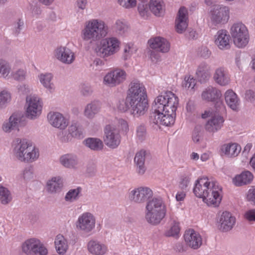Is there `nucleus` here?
I'll return each mask as SVG.
<instances>
[{"label":"nucleus","mask_w":255,"mask_h":255,"mask_svg":"<svg viewBox=\"0 0 255 255\" xmlns=\"http://www.w3.org/2000/svg\"><path fill=\"white\" fill-rule=\"evenodd\" d=\"M245 218L250 222H255V209L247 211L245 213Z\"/></svg>","instance_id":"338daca9"},{"label":"nucleus","mask_w":255,"mask_h":255,"mask_svg":"<svg viewBox=\"0 0 255 255\" xmlns=\"http://www.w3.org/2000/svg\"><path fill=\"white\" fill-rule=\"evenodd\" d=\"M24 118L22 112L17 111L13 113L8 120L5 121L2 125V130L6 133H10L11 131L18 128Z\"/></svg>","instance_id":"dca6fc26"},{"label":"nucleus","mask_w":255,"mask_h":255,"mask_svg":"<svg viewBox=\"0 0 255 255\" xmlns=\"http://www.w3.org/2000/svg\"><path fill=\"white\" fill-rule=\"evenodd\" d=\"M11 26L13 34L16 36H18L24 27L23 19L21 18L16 19L13 21Z\"/></svg>","instance_id":"de8ad7c7"},{"label":"nucleus","mask_w":255,"mask_h":255,"mask_svg":"<svg viewBox=\"0 0 255 255\" xmlns=\"http://www.w3.org/2000/svg\"><path fill=\"white\" fill-rule=\"evenodd\" d=\"M188 11L185 7H181L179 9L177 17L175 20L176 31L179 33H183L188 26Z\"/></svg>","instance_id":"5701e85b"},{"label":"nucleus","mask_w":255,"mask_h":255,"mask_svg":"<svg viewBox=\"0 0 255 255\" xmlns=\"http://www.w3.org/2000/svg\"><path fill=\"white\" fill-rule=\"evenodd\" d=\"M148 44L150 47L162 53L167 52L170 47V43L165 38L161 37H155L148 40Z\"/></svg>","instance_id":"4be33fe9"},{"label":"nucleus","mask_w":255,"mask_h":255,"mask_svg":"<svg viewBox=\"0 0 255 255\" xmlns=\"http://www.w3.org/2000/svg\"><path fill=\"white\" fill-rule=\"evenodd\" d=\"M191 181V174H183L180 177L179 187L183 190H186Z\"/></svg>","instance_id":"6e6d98bb"},{"label":"nucleus","mask_w":255,"mask_h":255,"mask_svg":"<svg viewBox=\"0 0 255 255\" xmlns=\"http://www.w3.org/2000/svg\"><path fill=\"white\" fill-rule=\"evenodd\" d=\"M210 12L211 21L215 25L226 23L230 17L229 8L223 5H214Z\"/></svg>","instance_id":"ddd939ff"},{"label":"nucleus","mask_w":255,"mask_h":255,"mask_svg":"<svg viewBox=\"0 0 255 255\" xmlns=\"http://www.w3.org/2000/svg\"><path fill=\"white\" fill-rule=\"evenodd\" d=\"M68 130V134L62 139L64 142L70 141L72 138H80L83 137V129L77 123H72L69 127Z\"/></svg>","instance_id":"7c9ffc66"},{"label":"nucleus","mask_w":255,"mask_h":255,"mask_svg":"<svg viewBox=\"0 0 255 255\" xmlns=\"http://www.w3.org/2000/svg\"><path fill=\"white\" fill-rule=\"evenodd\" d=\"M82 189L80 187L69 190L65 195V200L70 203L77 201L82 196Z\"/></svg>","instance_id":"c03bdc74"},{"label":"nucleus","mask_w":255,"mask_h":255,"mask_svg":"<svg viewBox=\"0 0 255 255\" xmlns=\"http://www.w3.org/2000/svg\"><path fill=\"white\" fill-rule=\"evenodd\" d=\"M104 141L109 148L115 149L120 144L121 136L119 130L113 125H107L104 128Z\"/></svg>","instance_id":"f8f14e48"},{"label":"nucleus","mask_w":255,"mask_h":255,"mask_svg":"<svg viewBox=\"0 0 255 255\" xmlns=\"http://www.w3.org/2000/svg\"><path fill=\"white\" fill-rule=\"evenodd\" d=\"M83 142L87 147L95 151L102 149L104 146L102 141L97 138L89 137L85 139Z\"/></svg>","instance_id":"37998d69"},{"label":"nucleus","mask_w":255,"mask_h":255,"mask_svg":"<svg viewBox=\"0 0 255 255\" xmlns=\"http://www.w3.org/2000/svg\"><path fill=\"white\" fill-rule=\"evenodd\" d=\"M224 96L228 106L233 111H238L240 110L241 101L236 93L230 89L225 92Z\"/></svg>","instance_id":"cd10ccee"},{"label":"nucleus","mask_w":255,"mask_h":255,"mask_svg":"<svg viewBox=\"0 0 255 255\" xmlns=\"http://www.w3.org/2000/svg\"><path fill=\"white\" fill-rule=\"evenodd\" d=\"M91 67L93 70L101 71L106 67L105 62L100 58H96L91 64Z\"/></svg>","instance_id":"864d4df0"},{"label":"nucleus","mask_w":255,"mask_h":255,"mask_svg":"<svg viewBox=\"0 0 255 255\" xmlns=\"http://www.w3.org/2000/svg\"><path fill=\"white\" fill-rule=\"evenodd\" d=\"M55 58L60 62L65 64H71L75 60L74 53L66 46H60L54 51Z\"/></svg>","instance_id":"a211bd4d"},{"label":"nucleus","mask_w":255,"mask_h":255,"mask_svg":"<svg viewBox=\"0 0 255 255\" xmlns=\"http://www.w3.org/2000/svg\"><path fill=\"white\" fill-rule=\"evenodd\" d=\"M34 170L31 166L26 167L22 171L21 177L25 181L28 182L34 179Z\"/></svg>","instance_id":"3c124183"},{"label":"nucleus","mask_w":255,"mask_h":255,"mask_svg":"<svg viewBox=\"0 0 255 255\" xmlns=\"http://www.w3.org/2000/svg\"><path fill=\"white\" fill-rule=\"evenodd\" d=\"M38 80L42 86L50 92L55 90V86L52 81L53 75L49 73H41L38 76Z\"/></svg>","instance_id":"e433bc0d"},{"label":"nucleus","mask_w":255,"mask_h":255,"mask_svg":"<svg viewBox=\"0 0 255 255\" xmlns=\"http://www.w3.org/2000/svg\"><path fill=\"white\" fill-rule=\"evenodd\" d=\"M224 119L219 114L212 116L207 122L205 129L209 132H216L220 130L223 126Z\"/></svg>","instance_id":"393cba45"},{"label":"nucleus","mask_w":255,"mask_h":255,"mask_svg":"<svg viewBox=\"0 0 255 255\" xmlns=\"http://www.w3.org/2000/svg\"><path fill=\"white\" fill-rule=\"evenodd\" d=\"M230 33L233 37L234 43L239 48L246 46L249 42L248 30L242 22L235 23L230 29Z\"/></svg>","instance_id":"423d86ee"},{"label":"nucleus","mask_w":255,"mask_h":255,"mask_svg":"<svg viewBox=\"0 0 255 255\" xmlns=\"http://www.w3.org/2000/svg\"><path fill=\"white\" fill-rule=\"evenodd\" d=\"M215 37V42L219 49L226 50L230 48V36L227 30H219Z\"/></svg>","instance_id":"bb28decb"},{"label":"nucleus","mask_w":255,"mask_h":255,"mask_svg":"<svg viewBox=\"0 0 255 255\" xmlns=\"http://www.w3.org/2000/svg\"><path fill=\"white\" fill-rule=\"evenodd\" d=\"M196 85L195 79L192 77H188L185 78L183 83V87L187 89H193Z\"/></svg>","instance_id":"052dcab7"},{"label":"nucleus","mask_w":255,"mask_h":255,"mask_svg":"<svg viewBox=\"0 0 255 255\" xmlns=\"http://www.w3.org/2000/svg\"><path fill=\"white\" fill-rule=\"evenodd\" d=\"M54 244L56 252L60 255H64L69 248L67 239L61 234L56 236Z\"/></svg>","instance_id":"c9c22d12"},{"label":"nucleus","mask_w":255,"mask_h":255,"mask_svg":"<svg viewBox=\"0 0 255 255\" xmlns=\"http://www.w3.org/2000/svg\"><path fill=\"white\" fill-rule=\"evenodd\" d=\"M47 117L49 124L55 128L64 129L68 125V120L59 112H50Z\"/></svg>","instance_id":"6ab92c4d"},{"label":"nucleus","mask_w":255,"mask_h":255,"mask_svg":"<svg viewBox=\"0 0 255 255\" xmlns=\"http://www.w3.org/2000/svg\"><path fill=\"white\" fill-rule=\"evenodd\" d=\"M11 70L10 63L0 59V76L6 78L8 77Z\"/></svg>","instance_id":"09e8293b"},{"label":"nucleus","mask_w":255,"mask_h":255,"mask_svg":"<svg viewBox=\"0 0 255 255\" xmlns=\"http://www.w3.org/2000/svg\"><path fill=\"white\" fill-rule=\"evenodd\" d=\"M11 100V94L8 90L3 89L0 91V110L4 109Z\"/></svg>","instance_id":"49530a36"},{"label":"nucleus","mask_w":255,"mask_h":255,"mask_svg":"<svg viewBox=\"0 0 255 255\" xmlns=\"http://www.w3.org/2000/svg\"><path fill=\"white\" fill-rule=\"evenodd\" d=\"M247 200L250 201L255 205V186H252L248 191Z\"/></svg>","instance_id":"69168bd1"},{"label":"nucleus","mask_w":255,"mask_h":255,"mask_svg":"<svg viewBox=\"0 0 255 255\" xmlns=\"http://www.w3.org/2000/svg\"><path fill=\"white\" fill-rule=\"evenodd\" d=\"M221 92L216 87L209 86L206 88L201 94V98L206 102H215L220 99Z\"/></svg>","instance_id":"b1692460"},{"label":"nucleus","mask_w":255,"mask_h":255,"mask_svg":"<svg viewBox=\"0 0 255 255\" xmlns=\"http://www.w3.org/2000/svg\"><path fill=\"white\" fill-rule=\"evenodd\" d=\"M116 123L122 131L127 132L128 130V124L125 120L122 119H117Z\"/></svg>","instance_id":"bf43d9fd"},{"label":"nucleus","mask_w":255,"mask_h":255,"mask_svg":"<svg viewBox=\"0 0 255 255\" xmlns=\"http://www.w3.org/2000/svg\"><path fill=\"white\" fill-rule=\"evenodd\" d=\"M133 48L129 45H126L124 48V53L123 55V59L125 60L128 59L133 54Z\"/></svg>","instance_id":"e2e57ef3"},{"label":"nucleus","mask_w":255,"mask_h":255,"mask_svg":"<svg viewBox=\"0 0 255 255\" xmlns=\"http://www.w3.org/2000/svg\"><path fill=\"white\" fill-rule=\"evenodd\" d=\"M96 219L90 212H84L80 215L76 223V228L86 233L91 232L95 227Z\"/></svg>","instance_id":"4468645a"},{"label":"nucleus","mask_w":255,"mask_h":255,"mask_svg":"<svg viewBox=\"0 0 255 255\" xmlns=\"http://www.w3.org/2000/svg\"><path fill=\"white\" fill-rule=\"evenodd\" d=\"M169 224V228L165 231V236L168 237H177L180 230L179 222L174 219H171Z\"/></svg>","instance_id":"79ce46f5"},{"label":"nucleus","mask_w":255,"mask_h":255,"mask_svg":"<svg viewBox=\"0 0 255 255\" xmlns=\"http://www.w3.org/2000/svg\"><path fill=\"white\" fill-rule=\"evenodd\" d=\"M219 228L223 232L231 230L236 223V218L228 212H223L219 217Z\"/></svg>","instance_id":"412c9836"},{"label":"nucleus","mask_w":255,"mask_h":255,"mask_svg":"<svg viewBox=\"0 0 255 255\" xmlns=\"http://www.w3.org/2000/svg\"><path fill=\"white\" fill-rule=\"evenodd\" d=\"M211 66L205 62H201L196 72L197 78L201 83L205 82L211 76Z\"/></svg>","instance_id":"c756f323"},{"label":"nucleus","mask_w":255,"mask_h":255,"mask_svg":"<svg viewBox=\"0 0 255 255\" xmlns=\"http://www.w3.org/2000/svg\"><path fill=\"white\" fill-rule=\"evenodd\" d=\"M213 79L216 83L221 86H227L230 82V76L228 70L222 67L216 69Z\"/></svg>","instance_id":"a878e982"},{"label":"nucleus","mask_w":255,"mask_h":255,"mask_svg":"<svg viewBox=\"0 0 255 255\" xmlns=\"http://www.w3.org/2000/svg\"><path fill=\"white\" fill-rule=\"evenodd\" d=\"M222 189L219 183L214 181L210 189L204 196L203 201L208 206L216 207L219 206L222 198Z\"/></svg>","instance_id":"9b49d317"},{"label":"nucleus","mask_w":255,"mask_h":255,"mask_svg":"<svg viewBox=\"0 0 255 255\" xmlns=\"http://www.w3.org/2000/svg\"><path fill=\"white\" fill-rule=\"evenodd\" d=\"M214 182V181L210 180L207 177L199 178L195 182L193 188L194 194L197 197L203 199Z\"/></svg>","instance_id":"f3484780"},{"label":"nucleus","mask_w":255,"mask_h":255,"mask_svg":"<svg viewBox=\"0 0 255 255\" xmlns=\"http://www.w3.org/2000/svg\"><path fill=\"white\" fill-rule=\"evenodd\" d=\"M11 77L17 81H23L26 79V71L23 68L13 69L11 73Z\"/></svg>","instance_id":"8fccbe9b"},{"label":"nucleus","mask_w":255,"mask_h":255,"mask_svg":"<svg viewBox=\"0 0 255 255\" xmlns=\"http://www.w3.org/2000/svg\"><path fill=\"white\" fill-rule=\"evenodd\" d=\"M150 10L155 15H161L164 11V4L162 0H150L149 3Z\"/></svg>","instance_id":"a19ab883"},{"label":"nucleus","mask_w":255,"mask_h":255,"mask_svg":"<svg viewBox=\"0 0 255 255\" xmlns=\"http://www.w3.org/2000/svg\"><path fill=\"white\" fill-rule=\"evenodd\" d=\"M153 195V191L149 187L139 186L129 192L128 199L134 204H143L151 198Z\"/></svg>","instance_id":"6e6552de"},{"label":"nucleus","mask_w":255,"mask_h":255,"mask_svg":"<svg viewBox=\"0 0 255 255\" xmlns=\"http://www.w3.org/2000/svg\"><path fill=\"white\" fill-rule=\"evenodd\" d=\"M17 89L19 92L22 94H28L32 91V88L28 85L22 84L17 86Z\"/></svg>","instance_id":"0e129e2a"},{"label":"nucleus","mask_w":255,"mask_h":255,"mask_svg":"<svg viewBox=\"0 0 255 255\" xmlns=\"http://www.w3.org/2000/svg\"><path fill=\"white\" fill-rule=\"evenodd\" d=\"M184 237L186 244L194 250L198 249L202 245V239L201 235L193 229L186 231Z\"/></svg>","instance_id":"aec40b11"},{"label":"nucleus","mask_w":255,"mask_h":255,"mask_svg":"<svg viewBox=\"0 0 255 255\" xmlns=\"http://www.w3.org/2000/svg\"><path fill=\"white\" fill-rule=\"evenodd\" d=\"M241 150V146L236 143L224 144L221 147L222 153L228 157L237 156Z\"/></svg>","instance_id":"72a5a7b5"},{"label":"nucleus","mask_w":255,"mask_h":255,"mask_svg":"<svg viewBox=\"0 0 255 255\" xmlns=\"http://www.w3.org/2000/svg\"><path fill=\"white\" fill-rule=\"evenodd\" d=\"M127 99L130 104L131 113L134 116L143 115L147 111L146 90L144 85L139 81H133L130 83Z\"/></svg>","instance_id":"f03ea898"},{"label":"nucleus","mask_w":255,"mask_h":255,"mask_svg":"<svg viewBox=\"0 0 255 255\" xmlns=\"http://www.w3.org/2000/svg\"><path fill=\"white\" fill-rule=\"evenodd\" d=\"M114 28L118 34L124 35L129 31L130 26L125 19H118L116 21Z\"/></svg>","instance_id":"ea45409f"},{"label":"nucleus","mask_w":255,"mask_h":255,"mask_svg":"<svg viewBox=\"0 0 255 255\" xmlns=\"http://www.w3.org/2000/svg\"><path fill=\"white\" fill-rule=\"evenodd\" d=\"M178 106V98L172 92L168 91L158 96L152 106L154 112L151 116V122L157 125H173Z\"/></svg>","instance_id":"f257e3e1"},{"label":"nucleus","mask_w":255,"mask_h":255,"mask_svg":"<svg viewBox=\"0 0 255 255\" xmlns=\"http://www.w3.org/2000/svg\"><path fill=\"white\" fill-rule=\"evenodd\" d=\"M26 116L28 119L34 120L41 114L42 109V102L35 95H29L26 98Z\"/></svg>","instance_id":"9d476101"},{"label":"nucleus","mask_w":255,"mask_h":255,"mask_svg":"<svg viewBox=\"0 0 255 255\" xmlns=\"http://www.w3.org/2000/svg\"><path fill=\"white\" fill-rule=\"evenodd\" d=\"M147 133L145 126L140 125L136 129V138L138 141H143L146 138Z\"/></svg>","instance_id":"603ef678"},{"label":"nucleus","mask_w":255,"mask_h":255,"mask_svg":"<svg viewBox=\"0 0 255 255\" xmlns=\"http://www.w3.org/2000/svg\"><path fill=\"white\" fill-rule=\"evenodd\" d=\"M108 33V26L103 20L91 19L85 22L81 37L84 41L94 43L105 37Z\"/></svg>","instance_id":"20e7f679"},{"label":"nucleus","mask_w":255,"mask_h":255,"mask_svg":"<svg viewBox=\"0 0 255 255\" xmlns=\"http://www.w3.org/2000/svg\"><path fill=\"white\" fill-rule=\"evenodd\" d=\"M13 153L20 162L32 163L39 156V152L33 142L26 138H16L12 142Z\"/></svg>","instance_id":"7ed1b4c3"},{"label":"nucleus","mask_w":255,"mask_h":255,"mask_svg":"<svg viewBox=\"0 0 255 255\" xmlns=\"http://www.w3.org/2000/svg\"><path fill=\"white\" fill-rule=\"evenodd\" d=\"M120 41L115 37H108L103 39L95 51L101 57L105 58L116 53L119 49Z\"/></svg>","instance_id":"0eeeda50"},{"label":"nucleus","mask_w":255,"mask_h":255,"mask_svg":"<svg viewBox=\"0 0 255 255\" xmlns=\"http://www.w3.org/2000/svg\"><path fill=\"white\" fill-rule=\"evenodd\" d=\"M119 4L126 8L134 7L136 4V0H118Z\"/></svg>","instance_id":"13d9d810"},{"label":"nucleus","mask_w":255,"mask_h":255,"mask_svg":"<svg viewBox=\"0 0 255 255\" xmlns=\"http://www.w3.org/2000/svg\"><path fill=\"white\" fill-rule=\"evenodd\" d=\"M100 110V106L98 102H91L85 106L84 115L89 119H92L99 112Z\"/></svg>","instance_id":"58836bf2"},{"label":"nucleus","mask_w":255,"mask_h":255,"mask_svg":"<svg viewBox=\"0 0 255 255\" xmlns=\"http://www.w3.org/2000/svg\"><path fill=\"white\" fill-rule=\"evenodd\" d=\"M148 156V153L144 150H141L136 153L134 162L138 174H143L144 173L146 170L145 162Z\"/></svg>","instance_id":"c85d7f7f"},{"label":"nucleus","mask_w":255,"mask_h":255,"mask_svg":"<svg viewBox=\"0 0 255 255\" xmlns=\"http://www.w3.org/2000/svg\"><path fill=\"white\" fill-rule=\"evenodd\" d=\"M12 199L10 191L6 187L0 184V203L2 205L9 204Z\"/></svg>","instance_id":"a18cd8bd"},{"label":"nucleus","mask_w":255,"mask_h":255,"mask_svg":"<svg viewBox=\"0 0 255 255\" xmlns=\"http://www.w3.org/2000/svg\"><path fill=\"white\" fill-rule=\"evenodd\" d=\"M60 163L67 168H75L79 164L77 155L70 153L62 155L59 159Z\"/></svg>","instance_id":"2f4dec72"},{"label":"nucleus","mask_w":255,"mask_h":255,"mask_svg":"<svg viewBox=\"0 0 255 255\" xmlns=\"http://www.w3.org/2000/svg\"><path fill=\"white\" fill-rule=\"evenodd\" d=\"M138 11L142 17L147 16L149 13V5L145 1H142L138 4Z\"/></svg>","instance_id":"5fc2aeb1"},{"label":"nucleus","mask_w":255,"mask_h":255,"mask_svg":"<svg viewBox=\"0 0 255 255\" xmlns=\"http://www.w3.org/2000/svg\"><path fill=\"white\" fill-rule=\"evenodd\" d=\"M62 187V180L59 176L53 177L47 182V190L51 193H56L59 192L61 190Z\"/></svg>","instance_id":"4c0bfd02"},{"label":"nucleus","mask_w":255,"mask_h":255,"mask_svg":"<svg viewBox=\"0 0 255 255\" xmlns=\"http://www.w3.org/2000/svg\"><path fill=\"white\" fill-rule=\"evenodd\" d=\"M245 98L249 102H254L255 100V92L252 90H248L245 94Z\"/></svg>","instance_id":"774afa93"},{"label":"nucleus","mask_w":255,"mask_h":255,"mask_svg":"<svg viewBox=\"0 0 255 255\" xmlns=\"http://www.w3.org/2000/svg\"><path fill=\"white\" fill-rule=\"evenodd\" d=\"M126 71L116 68L108 72L103 78V83L110 87H115L123 83L127 79Z\"/></svg>","instance_id":"2eb2a0df"},{"label":"nucleus","mask_w":255,"mask_h":255,"mask_svg":"<svg viewBox=\"0 0 255 255\" xmlns=\"http://www.w3.org/2000/svg\"><path fill=\"white\" fill-rule=\"evenodd\" d=\"M211 54V51L206 46H202L199 49L198 55L204 59L209 58Z\"/></svg>","instance_id":"680f3d73"},{"label":"nucleus","mask_w":255,"mask_h":255,"mask_svg":"<svg viewBox=\"0 0 255 255\" xmlns=\"http://www.w3.org/2000/svg\"><path fill=\"white\" fill-rule=\"evenodd\" d=\"M166 207L160 197H153L146 202L145 210V219L147 223L152 225L159 224L166 215Z\"/></svg>","instance_id":"39448f33"},{"label":"nucleus","mask_w":255,"mask_h":255,"mask_svg":"<svg viewBox=\"0 0 255 255\" xmlns=\"http://www.w3.org/2000/svg\"><path fill=\"white\" fill-rule=\"evenodd\" d=\"M254 178L252 173L249 171L243 172L241 174L237 175L232 179L233 184L236 186H242L250 184Z\"/></svg>","instance_id":"473e14b6"},{"label":"nucleus","mask_w":255,"mask_h":255,"mask_svg":"<svg viewBox=\"0 0 255 255\" xmlns=\"http://www.w3.org/2000/svg\"><path fill=\"white\" fill-rule=\"evenodd\" d=\"M118 110L122 112H125L130 108V104L128 101L127 97L126 100H120L117 105Z\"/></svg>","instance_id":"4d7b16f0"},{"label":"nucleus","mask_w":255,"mask_h":255,"mask_svg":"<svg viewBox=\"0 0 255 255\" xmlns=\"http://www.w3.org/2000/svg\"><path fill=\"white\" fill-rule=\"evenodd\" d=\"M88 251L95 255H104L108 251L107 246L96 241H91L88 244Z\"/></svg>","instance_id":"f704fd0d"},{"label":"nucleus","mask_w":255,"mask_h":255,"mask_svg":"<svg viewBox=\"0 0 255 255\" xmlns=\"http://www.w3.org/2000/svg\"><path fill=\"white\" fill-rule=\"evenodd\" d=\"M22 251L26 255H47L48 250L39 240L35 238L25 241L22 245Z\"/></svg>","instance_id":"1a4fd4ad"}]
</instances>
